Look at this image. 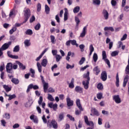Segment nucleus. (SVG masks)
<instances>
[{"mask_svg":"<svg viewBox=\"0 0 129 129\" xmlns=\"http://www.w3.org/2000/svg\"><path fill=\"white\" fill-rule=\"evenodd\" d=\"M47 127L51 128L53 127V128H58V124L56 120L52 119L51 121L48 120L47 121Z\"/></svg>","mask_w":129,"mask_h":129,"instance_id":"f257e3e1","label":"nucleus"},{"mask_svg":"<svg viewBox=\"0 0 129 129\" xmlns=\"http://www.w3.org/2000/svg\"><path fill=\"white\" fill-rule=\"evenodd\" d=\"M84 118L85 123H86L87 125H89V126H91V127H88L87 129H92L94 127V123H93L92 121L88 120V117H87V116L86 115L84 116Z\"/></svg>","mask_w":129,"mask_h":129,"instance_id":"f03ea898","label":"nucleus"},{"mask_svg":"<svg viewBox=\"0 0 129 129\" xmlns=\"http://www.w3.org/2000/svg\"><path fill=\"white\" fill-rule=\"evenodd\" d=\"M40 77L41 82L43 85L44 92L46 93L47 92V90H48V88H49V84L45 82V80H44V77H43V76H40Z\"/></svg>","mask_w":129,"mask_h":129,"instance_id":"7ed1b4c3","label":"nucleus"},{"mask_svg":"<svg viewBox=\"0 0 129 129\" xmlns=\"http://www.w3.org/2000/svg\"><path fill=\"white\" fill-rule=\"evenodd\" d=\"M102 59L107 64L108 67L110 68V62L108 59L106 58V52L104 50L102 51Z\"/></svg>","mask_w":129,"mask_h":129,"instance_id":"20e7f679","label":"nucleus"},{"mask_svg":"<svg viewBox=\"0 0 129 129\" xmlns=\"http://www.w3.org/2000/svg\"><path fill=\"white\" fill-rule=\"evenodd\" d=\"M6 71L7 73H13V63L9 62L6 66Z\"/></svg>","mask_w":129,"mask_h":129,"instance_id":"39448f33","label":"nucleus"},{"mask_svg":"<svg viewBox=\"0 0 129 129\" xmlns=\"http://www.w3.org/2000/svg\"><path fill=\"white\" fill-rule=\"evenodd\" d=\"M32 88L34 89V90H36L37 89H39V86H38V85H34L33 84H31L28 86L26 92L28 93V92H30V90Z\"/></svg>","mask_w":129,"mask_h":129,"instance_id":"423d86ee","label":"nucleus"},{"mask_svg":"<svg viewBox=\"0 0 129 129\" xmlns=\"http://www.w3.org/2000/svg\"><path fill=\"white\" fill-rule=\"evenodd\" d=\"M89 81H90V78H88L87 80L82 82V84L85 89L87 90L89 88Z\"/></svg>","mask_w":129,"mask_h":129,"instance_id":"0eeeda50","label":"nucleus"},{"mask_svg":"<svg viewBox=\"0 0 129 129\" xmlns=\"http://www.w3.org/2000/svg\"><path fill=\"white\" fill-rule=\"evenodd\" d=\"M12 45V41L8 42V43H5L0 48L2 49V51H5V50H7V49H9L10 46Z\"/></svg>","mask_w":129,"mask_h":129,"instance_id":"6e6552de","label":"nucleus"},{"mask_svg":"<svg viewBox=\"0 0 129 129\" xmlns=\"http://www.w3.org/2000/svg\"><path fill=\"white\" fill-rule=\"evenodd\" d=\"M113 100H114L115 102L117 104L121 102V100L120 99V98L119 97V95H114L113 96Z\"/></svg>","mask_w":129,"mask_h":129,"instance_id":"1a4fd4ad","label":"nucleus"},{"mask_svg":"<svg viewBox=\"0 0 129 129\" xmlns=\"http://www.w3.org/2000/svg\"><path fill=\"white\" fill-rule=\"evenodd\" d=\"M87 32V27L86 26L84 27L83 29V31L80 34V38H84L85 37V35H86V33Z\"/></svg>","mask_w":129,"mask_h":129,"instance_id":"9d476101","label":"nucleus"},{"mask_svg":"<svg viewBox=\"0 0 129 129\" xmlns=\"http://www.w3.org/2000/svg\"><path fill=\"white\" fill-rule=\"evenodd\" d=\"M48 106L50 107V108H53V110L54 111H56L57 110V107H58V104H53V102H50L48 103Z\"/></svg>","mask_w":129,"mask_h":129,"instance_id":"9b49d317","label":"nucleus"},{"mask_svg":"<svg viewBox=\"0 0 129 129\" xmlns=\"http://www.w3.org/2000/svg\"><path fill=\"white\" fill-rule=\"evenodd\" d=\"M101 78L103 81H106V80L107 79V74L106 73V72L104 71L102 73Z\"/></svg>","mask_w":129,"mask_h":129,"instance_id":"f8f14e48","label":"nucleus"},{"mask_svg":"<svg viewBox=\"0 0 129 129\" xmlns=\"http://www.w3.org/2000/svg\"><path fill=\"white\" fill-rule=\"evenodd\" d=\"M42 102H43V97L40 96L38 100V104H39V105H42V108H45V106H46V103H45L44 102L43 103Z\"/></svg>","mask_w":129,"mask_h":129,"instance_id":"ddd939ff","label":"nucleus"},{"mask_svg":"<svg viewBox=\"0 0 129 129\" xmlns=\"http://www.w3.org/2000/svg\"><path fill=\"white\" fill-rule=\"evenodd\" d=\"M109 43V50L111 49L112 46H113V42H110V39L109 38H107L106 39V44H108Z\"/></svg>","mask_w":129,"mask_h":129,"instance_id":"4468645a","label":"nucleus"},{"mask_svg":"<svg viewBox=\"0 0 129 129\" xmlns=\"http://www.w3.org/2000/svg\"><path fill=\"white\" fill-rule=\"evenodd\" d=\"M76 102L79 109H80L81 111H83V108H82V106L81 105V103H80V99H77Z\"/></svg>","mask_w":129,"mask_h":129,"instance_id":"2eb2a0df","label":"nucleus"},{"mask_svg":"<svg viewBox=\"0 0 129 129\" xmlns=\"http://www.w3.org/2000/svg\"><path fill=\"white\" fill-rule=\"evenodd\" d=\"M24 16L25 18H30L31 17V13L30 12V9H27L24 11Z\"/></svg>","mask_w":129,"mask_h":129,"instance_id":"dca6fc26","label":"nucleus"},{"mask_svg":"<svg viewBox=\"0 0 129 129\" xmlns=\"http://www.w3.org/2000/svg\"><path fill=\"white\" fill-rule=\"evenodd\" d=\"M68 84L69 88H71V89H73V88H74L75 87V85H74V78H72L71 82L68 83Z\"/></svg>","mask_w":129,"mask_h":129,"instance_id":"f3484780","label":"nucleus"},{"mask_svg":"<svg viewBox=\"0 0 129 129\" xmlns=\"http://www.w3.org/2000/svg\"><path fill=\"white\" fill-rule=\"evenodd\" d=\"M75 90L76 92H79V93H82L83 92V88L79 86H76Z\"/></svg>","mask_w":129,"mask_h":129,"instance_id":"a211bd4d","label":"nucleus"},{"mask_svg":"<svg viewBox=\"0 0 129 129\" xmlns=\"http://www.w3.org/2000/svg\"><path fill=\"white\" fill-rule=\"evenodd\" d=\"M16 63L19 65V68H20V69H22V70H25V69H26V66H24V64H23V63H22L21 62L17 60L16 61Z\"/></svg>","mask_w":129,"mask_h":129,"instance_id":"6ab92c4d","label":"nucleus"},{"mask_svg":"<svg viewBox=\"0 0 129 129\" xmlns=\"http://www.w3.org/2000/svg\"><path fill=\"white\" fill-rule=\"evenodd\" d=\"M32 104H33V100L30 99L25 104V107H31Z\"/></svg>","mask_w":129,"mask_h":129,"instance_id":"aec40b11","label":"nucleus"},{"mask_svg":"<svg viewBox=\"0 0 129 129\" xmlns=\"http://www.w3.org/2000/svg\"><path fill=\"white\" fill-rule=\"evenodd\" d=\"M67 102L68 106H73V101L71 100V99H70V98L68 97L67 98Z\"/></svg>","mask_w":129,"mask_h":129,"instance_id":"412c9836","label":"nucleus"},{"mask_svg":"<svg viewBox=\"0 0 129 129\" xmlns=\"http://www.w3.org/2000/svg\"><path fill=\"white\" fill-rule=\"evenodd\" d=\"M102 14L104 16V18H105V20H107L108 19V16H109L108 12H107V11L105 10H103Z\"/></svg>","mask_w":129,"mask_h":129,"instance_id":"4be33fe9","label":"nucleus"},{"mask_svg":"<svg viewBox=\"0 0 129 129\" xmlns=\"http://www.w3.org/2000/svg\"><path fill=\"white\" fill-rule=\"evenodd\" d=\"M30 119H31V120H33V121L35 123H38V120L36 117H35L34 115H31L30 116Z\"/></svg>","mask_w":129,"mask_h":129,"instance_id":"5701e85b","label":"nucleus"},{"mask_svg":"<svg viewBox=\"0 0 129 129\" xmlns=\"http://www.w3.org/2000/svg\"><path fill=\"white\" fill-rule=\"evenodd\" d=\"M64 21H67L68 20V10L67 8H64Z\"/></svg>","mask_w":129,"mask_h":129,"instance_id":"b1692460","label":"nucleus"},{"mask_svg":"<svg viewBox=\"0 0 129 129\" xmlns=\"http://www.w3.org/2000/svg\"><path fill=\"white\" fill-rule=\"evenodd\" d=\"M127 81H128V76L126 75L125 76L124 81H123V87H125L126 86V84L127 83Z\"/></svg>","mask_w":129,"mask_h":129,"instance_id":"393cba45","label":"nucleus"},{"mask_svg":"<svg viewBox=\"0 0 129 129\" xmlns=\"http://www.w3.org/2000/svg\"><path fill=\"white\" fill-rule=\"evenodd\" d=\"M64 119V113L61 112L58 115V121H62Z\"/></svg>","mask_w":129,"mask_h":129,"instance_id":"a878e982","label":"nucleus"},{"mask_svg":"<svg viewBox=\"0 0 129 129\" xmlns=\"http://www.w3.org/2000/svg\"><path fill=\"white\" fill-rule=\"evenodd\" d=\"M3 88H4V89L6 90V92H9V91L12 90V88L9 87V86L7 85H4Z\"/></svg>","mask_w":129,"mask_h":129,"instance_id":"bb28decb","label":"nucleus"},{"mask_svg":"<svg viewBox=\"0 0 129 129\" xmlns=\"http://www.w3.org/2000/svg\"><path fill=\"white\" fill-rule=\"evenodd\" d=\"M105 31H111V32H114V29L112 27H105L104 28Z\"/></svg>","mask_w":129,"mask_h":129,"instance_id":"cd10ccee","label":"nucleus"},{"mask_svg":"<svg viewBox=\"0 0 129 129\" xmlns=\"http://www.w3.org/2000/svg\"><path fill=\"white\" fill-rule=\"evenodd\" d=\"M36 65L37 69L38 70V72H39V73H41L42 72V66L41 65V63H40V62H37Z\"/></svg>","mask_w":129,"mask_h":129,"instance_id":"c85d7f7f","label":"nucleus"},{"mask_svg":"<svg viewBox=\"0 0 129 129\" xmlns=\"http://www.w3.org/2000/svg\"><path fill=\"white\" fill-rule=\"evenodd\" d=\"M89 50H90L89 56H91V55H92V52L94 51V47H93V45L91 44L90 45Z\"/></svg>","mask_w":129,"mask_h":129,"instance_id":"c756f323","label":"nucleus"},{"mask_svg":"<svg viewBox=\"0 0 129 129\" xmlns=\"http://www.w3.org/2000/svg\"><path fill=\"white\" fill-rule=\"evenodd\" d=\"M93 71L96 72V75H98L99 72H100V69L98 68V66L95 67L93 69Z\"/></svg>","mask_w":129,"mask_h":129,"instance_id":"7c9ffc66","label":"nucleus"},{"mask_svg":"<svg viewBox=\"0 0 129 129\" xmlns=\"http://www.w3.org/2000/svg\"><path fill=\"white\" fill-rule=\"evenodd\" d=\"M47 63H48V61L47 60V59H43L42 60L41 65L43 67H46V66H47Z\"/></svg>","mask_w":129,"mask_h":129,"instance_id":"2f4dec72","label":"nucleus"},{"mask_svg":"<svg viewBox=\"0 0 129 129\" xmlns=\"http://www.w3.org/2000/svg\"><path fill=\"white\" fill-rule=\"evenodd\" d=\"M116 86L117 87L119 86V78H118V73H117L116 76Z\"/></svg>","mask_w":129,"mask_h":129,"instance_id":"473e14b6","label":"nucleus"},{"mask_svg":"<svg viewBox=\"0 0 129 129\" xmlns=\"http://www.w3.org/2000/svg\"><path fill=\"white\" fill-rule=\"evenodd\" d=\"M80 11V7L79 6H77L74 8L73 12L74 14H77Z\"/></svg>","mask_w":129,"mask_h":129,"instance_id":"72a5a7b5","label":"nucleus"},{"mask_svg":"<svg viewBox=\"0 0 129 129\" xmlns=\"http://www.w3.org/2000/svg\"><path fill=\"white\" fill-rule=\"evenodd\" d=\"M11 81L14 84H19V83L20 82L19 80L18 79H16V78H12L11 80Z\"/></svg>","mask_w":129,"mask_h":129,"instance_id":"f704fd0d","label":"nucleus"},{"mask_svg":"<svg viewBox=\"0 0 129 129\" xmlns=\"http://www.w3.org/2000/svg\"><path fill=\"white\" fill-rule=\"evenodd\" d=\"M100 0H93V4L95 6H99L100 5Z\"/></svg>","mask_w":129,"mask_h":129,"instance_id":"c9c22d12","label":"nucleus"},{"mask_svg":"<svg viewBox=\"0 0 129 129\" xmlns=\"http://www.w3.org/2000/svg\"><path fill=\"white\" fill-rule=\"evenodd\" d=\"M24 45L26 47H29L31 46V43L30 42V40L26 39L24 41Z\"/></svg>","mask_w":129,"mask_h":129,"instance_id":"e433bc0d","label":"nucleus"},{"mask_svg":"<svg viewBox=\"0 0 129 129\" xmlns=\"http://www.w3.org/2000/svg\"><path fill=\"white\" fill-rule=\"evenodd\" d=\"M71 43L73 46H76V47H78L79 46L75 40H71Z\"/></svg>","mask_w":129,"mask_h":129,"instance_id":"4c0bfd02","label":"nucleus"},{"mask_svg":"<svg viewBox=\"0 0 129 129\" xmlns=\"http://www.w3.org/2000/svg\"><path fill=\"white\" fill-rule=\"evenodd\" d=\"M117 55H118V51L117 50L112 51L111 53V56H112V57L117 56Z\"/></svg>","mask_w":129,"mask_h":129,"instance_id":"58836bf2","label":"nucleus"},{"mask_svg":"<svg viewBox=\"0 0 129 129\" xmlns=\"http://www.w3.org/2000/svg\"><path fill=\"white\" fill-rule=\"evenodd\" d=\"M93 59L94 61V62H96L98 59V56L97 55V54L96 53H94L93 56Z\"/></svg>","mask_w":129,"mask_h":129,"instance_id":"ea45409f","label":"nucleus"},{"mask_svg":"<svg viewBox=\"0 0 129 129\" xmlns=\"http://www.w3.org/2000/svg\"><path fill=\"white\" fill-rule=\"evenodd\" d=\"M92 110L93 111V113L95 115H96V116H99V113H98L97 109L95 108H93Z\"/></svg>","mask_w":129,"mask_h":129,"instance_id":"a19ab883","label":"nucleus"},{"mask_svg":"<svg viewBox=\"0 0 129 129\" xmlns=\"http://www.w3.org/2000/svg\"><path fill=\"white\" fill-rule=\"evenodd\" d=\"M47 99H48V100H50V101H54L55 100L52 95L50 94H48Z\"/></svg>","mask_w":129,"mask_h":129,"instance_id":"79ce46f5","label":"nucleus"},{"mask_svg":"<svg viewBox=\"0 0 129 129\" xmlns=\"http://www.w3.org/2000/svg\"><path fill=\"white\" fill-rule=\"evenodd\" d=\"M75 21L76 23V26H79L80 23V20H79V18L77 17V16L75 17Z\"/></svg>","mask_w":129,"mask_h":129,"instance_id":"37998d69","label":"nucleus"},{"mask_svg":"<svg viewBox=\"0 0 129 129\" xmlns=\"http://www.w3.org/2000/svg\"><path fill=\"white\" fill-rule=\"evenodd\" d=\"M20 51V45H16L13 49V52H19Z\"/></svg>","mask_w":129,"mask_h":129,"instance_id":"c03bdc74","label":"nucleus"},{"mask_svg":"<svg viewBox=\"0 0 129 129\" xmlns=\"http://www.w3.org/2000/svg\"><path fill=\"white\" fill-rule=\"evenodd\" d=\"M4 117L6 119H10V118H11V114H10V113H5Z\"/></svg>","mask_w":129,"mask_h":129,"instance_id":"a18cd8bd","label":"nucleus"},{"mask_svg":"<svg viewBox=\"0 0 129 129\" xmlns=\"http://www.w3.org/2000/svg\"><path fill=\"white\" fill-rule=\"evenodd\" d=\"M17 31V27H14L11 30H10V35H13L14 32H16Z\"/></svg>","mask_w":129,"mask_h":129,"instance_id":"49530a36","label":"nucleus"},{"mask_svg":"<svg viewBox=\"0 0 129 129\" xmlns=\"http://www.w3.org/2000/svg\"><path fill=\"white\" fill-rule=\"evenodd\" d=\"M55 59L56 62H59L60 59H62V56L59 54H57L55 55Z\"/></svg>","mask_w":129,"mask_h":129,"instance_id":"de8ad7c7","label":"nucleus"},{"mask_svg":"<svg viewBox=\"0 0 129 129\" xmlns=\"http://www.w3.org/2000/svg\"><path fill=\"white\" fill-rule=\"evenodd\" d=\"M17 97L15 94L13 95H9L8 100H12V99H14Z\"/></svg>","mask_w":129,"mask_h":129,"instance_id":"09e8293b","label":"nucleus"},{"mask_svg":"<svg viewBox=\"0 0 129 129\" xmlns=\"http://www.w3.org/2000/svg\"><path fill=\"white\" fill-rule=\"evenodd\" d=\"M25 34L26 35H33V31L31 29H28L26 32Z\"/></svg>","mask_w":129,"mask_h":129,"instance_id":"8fccbe9b","label":"nucleus"},{"mask_svg":"<svg viewBox=\"0 0 129 129\" xmlns=\"http://www.w3.org/2000/svg\"><path fill=\"white\" fill-rule=\"evenodd\" d=\"M40 28H41V24L40 23H38L34 27L35 30L36 31H39L40 30Z\"/></svg>","mask_w":129,"mask_h":129,"instance_id":"3c124183","label":"nucleus"},{"mask_svg":"<svg viewBox=\"0 0 129 129\" xmlns=\"http://www.w3.org/2000/svg\"><path fill=\"white\" fill-rule=\"evenodd\" d=\"M86 59L85 57H82V58L81 59V60L79 61V64L80 65H82V64H83V63H84V61H85Z\"/></svg>","mask_w":129,"mask_h":129,"instance_id":"603ef678","label":"nucleus"},{"mask_svg":"<svg viewBox=\"0 0 129 129\" xmlns=\"http://www.w3.org/2000/svg\"><path fill=\"white\" fill-rule=\"evenodd\" d=\"M50 40H51V42L52 44H55V36H54L53 35H51L50 36Z\"/></svg>","mask_w":129,"mask_h":129,"instance_id":"864d4df0","label":"nucleus"},{"mask_svg":"<svg viewBox=\"0 0 129 129\" xmlns=\"http://www.w3.org/2000/svg\"><path fill=\"white\" fill-rule=\"evenodd\" d=\"M97 87L98 89H100V90H101V89H103V86L102 85V84L100 83L97 85Z\"/></svg>","mask_w":129,"mask_h":129,"instance_id":"5fc2aeb1","label":"nucleus"},{"mask_svg":"<svg viewBox=\"0 0 129 129\" xmlns=\"http://www.w3.org/2000/svg\"><path fill=\"white\" fill-rule=\"evenodd\" d=\"M45 12L46 14H49V12H50V8H49V6L48 5H46L45 6Z\"/></svg>","mask_w":129,"mask_h":129,"instance_id":"6e6d98bb","label":"nucleus"},{"mask_svg":"<svg viewBox=\"0 0 129 129\" xmlns=\"http://www.w3.org/2000/svg\"><path fill=\"white\" fill-rule=\"evenodd\" d=\"M67 69H73V68H74V64H73L72 66L67 63Z\"/></svg>","mask_w":129,"mask_h":129,"instance_id":"4d7b16f0","label":"nucleus"},{"mask_svg":"<svg viewBox=\"0 0 129 129\" xmlns=\"http://www.w3.org/2000/svg\"><path fill=\"white\" fill-rule=\"evenodd\" d=\"M79 48L81 49V52L84 51V48H85V45L84 44H81L79 45Z\"/></svg>","mask_w":129,"mask_h":129,"instance_id":"13d9d810","label":"nucleus"},{"mask_svg":"<svg viewBox=\"0 0 129 129\" xmlns=\"http://www.w3.org/2000/svg\"><path fill=\"white\" fill-rule=\"evenodd\" d=\"M126 38H127V34L125 33L122 37V38L120 39V41H124V40L126 39Z\"/></svg>","mask_w":129,"mask_h":129,"instance_id":"bf43d9fd","label":"nucleus"},{"mask_svg":"<svg viewBox=\"0 0 129 129\" xmlns=\"http://www.w3.org/2000/svg\"><path fill=\"white\" fill-rule=\"evenodd\" d=\"M97 98H98V99H101L102 98V93L97 94Z\"/></svg>","mask_w":129,"mask_h":129,"instance_id":"052dcab7","label":"nucleus"},{"mask_svg":"<svg viewBox=\"0 0 129 129\" xmlns=\"http://www.w3.org/2000/svg\"><path fill=\"white\" fill-rule=\"evenodd\" d=\"M1 124L3 125V126H6V124H7V122L5 119L1 120Z\"/></svg>","mask_w":129,"mask_h":129,"instance_id":"680f3d73","label":"nucleus"},{"mask_svg":"<svg viewBox=\"0 0 129 129\" xmlns=\"http://www.w3.org/2000/svg\"><path fill=\"white\" fill-rule=\"evenodd\" d=\"M42 119L44 122V123H47V119L46 118V117L45 116V115H43Z\"/></svg>","mask_w":129,"mask_h":129,"instance_id":"e2e57ef3","label":"nucleus"},{"mask_svg":"<svg viewBox=\"0 0 129 129\" xmlns=\"http://www.w3.org/2000/svg\"><path fill=\"white\" fill-rule=\"evenodd\" d=\"M67 117H69V118H70V120H73V121H74V117H72V116H71L70 114L67 115Z\"/></svg>","mask_w":129,"mask_h":129,"instance_id":"0e129e2a","label":"nucleus"},{"mask_svg":"<svg viewBox=\"0 0 129 129\" xmlns=\"http://www.w3.org/2000/svg\"><path fill=\"white\" fill-rule=\"evenodd\" d=\"M89 72H87L86 74L84 75V78H87V80H88V78H89Z\"/></svg>","mask_w":129,"mask_h":129,"instance_id":"69168bd1","label":"nucleus"},{"mask_svg":"<svg viewBox=\"0 0 129 129\" xmlns=\"http://www.w3.org/2000/svg\"><path fill=\"white\" fill-rule=\"evenodd\" d=\"M48 92H50L51 93H52L53 92H55V90H54L52 88L50 87L48 89Z\"/></svg>","mask_w":129,"mask_h":129,"instance_id":"338daca9","label":"nucleus"},{"mask_svg":"<svg viewBox=\"0 0 129 129\" xmlns=\"http://www.w3.org/2000/svg\"><path fill=\"white\" fill-rule=\"evenodd\" d=\"M36 20V18H35L34 16H33L30 19V23H33V22H34V21H35Z\"/></svg>","mask_w":129,"mask_h":129,"instance_id":"774afa93","label":"nucleus"}]
</instances>
